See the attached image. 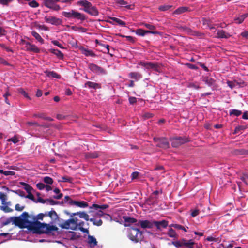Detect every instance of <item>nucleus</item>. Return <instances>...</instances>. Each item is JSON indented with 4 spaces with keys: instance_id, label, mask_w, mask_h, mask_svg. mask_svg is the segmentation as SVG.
Instances as JSON below:
<instances>
[{
    "instance_id": "1",
    "label": "nucleus",
    "mask_w": 248,
    "mask_h": 248,
    "mask_svg": "<svg viewBox=\"0 0 248 248\" xmlns=\"http://www.w3.org/2000/svg\"><path fill=\"white\" fill-rule=\"evenodd\" d=\"M45 216H47V213H40L37 216L30 215L28 213L26 221L24 222L25 228L33 233L39 234H49L51 231H57L59 230L57 227L50 225L49 224L41 223L38 221V220H43Z\"/></svg>"
},
{
    "instance_id": "2",
    "label": "nucleus",
    "mask_w": 248,
    "mask_h": 248,
    "mask_svg": "<svg viewBox=\"0 0 248 248\" xmlns=\"http://www.w3.org/2000/svg\"><path fill=\"white\" fill-rule=\"evenodd\" d=\"M28 212H24L19 217H12L7 218L3 222L2 224L4 226L9 224L13 222L16 226L19 227L21 229L25 228L24 222L26 221V218L27 217Z\"/></svg>"
},
{
    "instance_id": "3",
    "label": "nucleus",
    "mask_w": 248,
    "mask_h": 248,
    "mask_svg": "<svg viewBox=\"0 0 248 248\" xmlns=\"http://www.w3.org/2000/svg\"><path fill=\"white\" fill-rule=\"evenodd\" d=\"M128 236L130 240L136 243L141 241L143 238L142 232L134 227L129 228Z\"/></svg>"
},
{
    "instance_id": "4",
    "label": "nucleus",
    "mask_w": 248,
    "mask_h": 248,
    "mask_svg": "<svg viewBox=\"0 0 248 248\" xmlns=\"http://www.w3.org/2000/svg\"><path fill=\"white\" fill-rule=\"evenodd\" d=\"M62 15L64 17L67 18H73L78 20L81 22L86 19V16L84 14L81 13L75 10H71L70 12L63 11L62 12Z\"/></svg>"
},
{
    "instance_id": "5",
    "label": "nucleus",
    "mask_w": 248,
    "mask_h": 248,
    "mask_svg": "<svg viewBox=\"0 0 248 248\" xmlns=\"http://www.w3.org/2000/svg\"><path fill=\"white\" fill-rule=\"evenodd\" d=\"M108 207L109 205L107 204L102 205L93 204L90 207V210L89 211V213H90L92 212H96V215L101 217L104 215L103 211L108 209Z\"/></svg>"
},
{
    "instance_id": "6",
    "label": "nucleus",
    "mask_w": 248,
    "mask_h": 248,
    "mask_svg": "<svg viewBox=\"0 0 248 248\" xmlns=\"http://www.w3.org/2000/svg\"><path fill=\"white\" fill-rule=\"evenodd\" d=\"M154 141L156 143V146L164 149L170 147L169 142L165 137H156L154 138Z\"/></svg>"
},
{
    "instance_id": "7",
    "label": "nucleus",
    "mask_w": 248,
    "mask_h": 248,
    "mask_svg": "<svg viewBox=\"0 0 248 248\" xmlns=\"http://www.w3.org/2000/svg\"><path fill=\"white\" fill-rule=\"evenodd\" d=\"M42 4L45 6L54 11H58L61 9L60 6L56 4V0H42Z\"/></svg>"
},
{
    "instance_id": "8",
    "label": "nucleus",
    "mask_w": 248,
    "mask_h": 248,
    "mask_svg": "<svg viewBox=\"0 0 248 248\" xmlns=\"http://www.w3.org/2000/svg\"><path fill=\"white\" fill-rule=\"evenodd\" d=\"M139 64L146 67L147 69H152L158 72H161L160 66L156 63L141 61L139 62Z\"/></svg>"
},
{
    "instance_id": "9",
    "label": "nucleus",
    "mask_w": 248,
    "mask_h": 248,
    "mask_svg": "<svg viewBox=\"0 0 248 248\" xmlns=\"http://www.w3.org/2000/svg\"><path fill=\"white\" fill-rule=\"evenodd\" d=\"M88 67L90 70L97 75H104L107 74L105 69L95 64L90 63L88 65Z\"/></svg>"
},
{
    "instance_id": "10",
    "label": "nucleus",
    "mask_w": 248,
    "mask_h": 248,
    "mask_svg": "<svg viewBox=\"0 0 248 248\" xmlns=\"http://www.w3.org/2000/svg\"><path fill=\"white\" fill-rule=\"evenodd\" d=\"M171 145L173 147H178L188 141L186 138L182 137H177L171 139Z\"/></svg>"
},
{
    "instance_id": "11",
    "label": "nucleus",
    "mask_w": 248,
    "mask_h": 248,
    "mask_svg": "<svg viewBox=\"0 0 248 248\" xmlns=\"http://www.w3.org/2000/svg\"><path fill=\"white\" fill-rule=\"evenodd\" d=\"M46 22L50 23L52 25L58 26L62 24V20L55 16H47L44 17Z\"/></svg>"
},
{
    "instance_id": "12",
    "label": "nucleus",
    "mask_w": 248,
    "mask_h": 248,
    "mask_svg": "<svg viewBox=\"0 0 248 248\" xmlns=\"http://www.w3.org/2000/svg\"><path fill=\"white\" fill-rule=\"evenodd\" d=\"M177 28L179 29L185 31L188 34H189V35L201 36L203 34L202 33L199 32L198 31H194L192 30L191 29H190L189 28H188L186 26H179L177 27Z\"/></svg>"
},
{
    "instance_id": "13",
    "label": "nucleus",
    "mask_w": 248,
    "mask_h": 248,
    "mask_svg": "<svg viewBox=\"0 0 248 248\" xmlns=\"http://www.w3.org/2000/svg\"><path fill=\"white\" fill-rule=\"evenodd\" d=\"M72 222L73 221V220H71L70 219H69L66 221H65L63 223L59 224V226L62 229H71L72 230H76V226L75 227H73V225H72Z\"/></svg>"
},
{
    "instance_id": "14",
    "label": "nucleus",
    "mask_w": 248,
    "mask_h": 248,
    "mask_svg": "<svg viewBox=\"0 0 248 248\" xmlns=\"http://www.w3.org/2000/svg\"><path fill=\"white\" fill-rule=\"evenodd\" d=\"M69 204L70 205H75L80 208H86L88 206V203L83 201H74L70 200L69 202Z\"/></svg>"
},
{
    "instance_id": "15",
    "label": "nucleus",
    "mask_w": 248,
    "mask_h": 248,
    "mask_svg": "<svg viewBox=\"0 0 248 248\" xmlns=\"http://www.w3.org/2000/svg\"><path fill=\"white\" fill-rule=\"evenodd\" d=\"M168 225V221L166 220L161 221H154V226H155L157 230H161V228H166Z\"/></svg>"
},
{
    "instance_id": "16",
    "label": "nucleus",
    "mask_w": 248,
    "mask_h": 248,
    "mask_svg": "<svg viewBox=\"0 0 248 248\" xmlns=\"http://www.w3.org/2000/svg\"><path fill=\"white\" fill-rule=\"evenodd\" d=\"M25 45V47L27 51L33 52L34 53L40 52V49L35 45L31 44L30 42L26 43Z\"/></svg>"
},
{
    "instance_id": "17",
    "label": "nucleus",
    "mask_w": 248,
    "mask_h": 248,
    "mask_svg": "<svg viewBox=\"0 0 248 248\" xmlns=\"http://www.w3.org/2000/svg\"><path fill=\"white\" fill-rule=\"evenodd\" d=\"M140 226L143 229L145 228H152L154 226V221H150L147 220H140Z\"/></svg>"
},
{
    "instance_id": "18",
    "label": "nucleus",
    "mask_w": 248,
    "mask_h": 248,
    "mask_svg": "<svg viewBox=\"0 0 248 248\" xmlns=\"http://www.w3.org/2000/svg\"><path fill=\"white\" fill-rule=\"evenodd\" d=\"M123 218L125 223V224H124V226L126 227L129 226L130 224L137 223V219L133 217H130L126 216H124L123 217Z\"/></svg>"
},
{
    "instance_id": "19",
    "label": "nucleus",
    "mask_w": 248,
    "mask_h": 248,
    "mask_svg": "<svg viewBox=\"0 0 248 248\" xmlns=\"http://www.w3.org/2000/svg\"><path fill=\"white\" fill-rule=\"evenodd\" d=\"M2 188L3 189H4V190L7 191H11L12 192H14L21 197H26L25 192L20 189H18L16 190H11L8 187H7L6 186H2Z\"/></svg>"
},
{
    "instance_id": "20",
    "label": "nucleus",
    "mask_w": 248,
    "mask_h": 248,
    "mask_svg": "<svg viewBox=\"0 0 248 248\" xmlns=\"http://www.w3.org/2000/svg\"><path fill=\"white\" fill-rule=\"evenodd\" d=\"M77 4L78 5L83 6L84 7V11L85 12V10H88L92 5V4L87 0L78 1L77 2Z\"/></svg>"
},
{
    "instance_id": "21",
    "label": "nucleus",
    "mask_w": 248,
    "mask_h": 248,
    "mask_svg": "<svg viewBox=\"0 0 248 248\" xmlns=\"http://www.w3.org/2000/svg\"><path fill=\"white\" fill-rule=\"evenodd\" d=\"M85 12L93 16H97L99 14V12L96 7L93 5H92L88 10H85Z\"/></svg>"
},
{
    "instance_id": "22",
    "label": "nucleus",
    "mask_w": 248,
    "mask_h": 248,
    "mask_svg": "<svg viewBox=\"0 0 248 248\" xmlns=\"http://www.w3.org/2000/svg\"><path fill=\"white\" fill-rule=\"evenodd\" d=\"M89 87V88L92 89H99L101 88V86L99 84L91 82V81H87L84 84V87Z\"/></svg>"
},
{
    "instance_id": "23",
    "label": "nucleus",
    "mask_w": 248,
    "mask_h": 248,
    "mask_svg": "<svg viewBox=\"0 0 248 248\" xmlns=\"http://www.w3.org/2000/svg\"><path fill=\"white\" fill-rule=\"evenodd\" d=\"M195 243L192 240L183 239V247L185 248H193Z\"/></svg>"
},
{
    "instance_id": "24",
    "label": "nucleus",
    "mask_w": 248,
    "mask_h": 248,
    "mask_svg": "<svg viewBox=\"0 0 248 248\" xmlns=\"http://www.w3.org/2000/svg\"><path fill=\"white\" fill-rule=\"evenodd\" d=\"M130 78L135 79L136 81L141 79L142 78V75L139 72H131L128 74Z\"/></svg>"
},
{
    "instance_id": "25",
    "label": "nucleus",
    "mask_w": 248,
    "mask_h": 248,
    "mask_svg": "<svg viewBox=\"0 0 248 248\" xmlns=\"http://www.w3.org/2000/svg\"><path fill=\"white\" fill-rule=\"evenodd\" d=\"M231 36V35L228 33H226L222 30H218L217 31V37L218 38H228Z\"/></svg>"
},
{
    "instance_id": "26",
    "label": "nucleus",
    "mask_w": 248,
    "mask_h": 248,
    "mask_svg": "<svg viewBox=\"0 0 248 248\" xmlns=\"http://www.w3.org/2000/svg\"><path fill=\"white\" fill-rule=\"evenodd\" d=\"M47 216L49 217L53 222H56L59 219V217L54 210H51L47 213Z\"/></svg>"
},
{
    "instance_id": "27",
    "label": "nucleus",
    "mask_w": 248,
    "mask_h": 248,
    "mask_svg": "<svg viewBox=\"0 0 248 248\" xmlns=\"http://www.w3.org/2000/svg\"><path fill=\"white\" fill-rule=\"evenodd\" d=\"M44 73L48 77L54 78L57 79H60L61 78V76L55 71H49L48 70H46L44 71Z\"/></svg>"
},
{
    "instance_id": "28",
    "label": "nucleus",
    "mask_w": 248,
    "mask_h": 248,
    "mask_svg": "<svg viewBox=\"0 0 248 248\" xmlns=\"http://www.w3.org/2000/svg\"><path fill=\"white\" fill-rule=\"evenodd\" d=\"M203 81L205 82L208 86L212 87L215 84L216 81L208 77H205L203 79Z\"/></svg>"
},
{
    "instance_id": "29",
    "label": "nucleus",
    "mask_w": 248,
    "mask_h": 248,
    "mask_svg": "<svg viewBox=\"0 0 248 248\" xmlns=\"http://www.w3.org/2000/svg\"><path fill=\"white\" fill-rule=\"evenodd\" d=\"M49 52L55 54L60 59H63V53L58 49H50L49 50Z\"/></svg>"
},
{
    "instance_id": "30",
    "label": "nucleus",
    "mask_w": 248,
    "mask_h": 248,
    "mask_svg": "<svg viewBox=\"0 0 248 248\" xmlns=\"http://www.w3.org/2000/svg\"><path fill=\"white\" fill-rule=\"evenodd\" d=\"M98 156V153L97 152H88L85 154V158L88 159L96 158Z\"/></svg>"
},
{
    "instance_id": "31",
    "label": "nucleus",
    "mask_w": 248,
    "mask_h": 248,
    "mask_svg": "<svg viewBox=\"0 0 248 248\" xmlns=\"http://www.w3.org/2000/svg\"><path fill=\"white\" fill-rule=\"evenodd\" d=\"M81 51L82 54L85 55L86 56H91V57H95L96 54L92 50L87 49L85 48H82L81 49Z\"/></svg>"
},
{
    "instance_id": "32",
    "label": "nucleus",
    "mask_w": 248,
    "mask_h": 248,
    "mask_svg": "<svg viewBox=\"0 0 248 248\" xmlns=\"http://www.w3.org/2000/svg\"><path fill=\"white\" fill-rule=\"evenodd\" d=\"M88 242L91 246L94 247L97 245V241L94 237L89 235L88 236Z\"/></svg>"
},
{
    "instance_id": "33",
    "label": "nucleus",
    "mask_w": 248,
    "mask_h": 248,
    "mask_svg": "<svg viewBox=\"0 0 248 248\" xmlns=\"http://www.w3.org/2000/svg\"><path fill=\"white\" fill-rule=\"evenodd\" d=\"M247 151L243 149H234L232 151V154L235 155H245Z\"/></svg>"
},
{
    "instance_id": "34",
    "label": "nucleus",
    "mask_w": 248,
    "mask_h": 248,
    "mask_svg": "<svg viewBox=\"0 0 248 248\" xmlns=\"http://www.w3.org/2000/svg\"><path fill=\"white\" fill-rule=\"evenodd\" d=\"M31 35L39 42L42 44L44 43V40L41 37L39 33L34 31H31Z\"/></svg>"
},
{
    "instance_id": "35",
    "label": "nucleus",
    "mask_w": 248,
    "mask_h": 248,
    "mask_svg": "<svg viewBox=\"0 0 248 248\" xmlns=\"http://www.w3.org/2000/svg\"><path fill=\"white\" fill-rule=\"evenodd\" d=\"M248 16V14L246 13L241 15L237 18H235L234 20L237 24H241L243 22L244 19Z\"/></svg>"
},
{
    "instance_id": "36",
    "label": "nucleus",
    "mask_w": 248,
    "mask_h": 248,
    "mask_svg": "<svg viewBox=\"0 0 248 248\" xmlns=\"http://www.w3.org/2000/svg\"><path fill=\"white\" fill-rule=\"evenodd\" d=\"M78 228L81 232H82L84 233H86L87 234H89V232L88 229H85L83 227V225H84V222L83 221H80V222L78 223Z\"/></svg>"
},
{
    "instance_id": "37",
    "label": "nucleus",
    "mask_w": 248,
    "mask_h": 248,
    "mask_svg": "<svg viewBox=\"0 0 248 248\" xmlns=\"http://www.w3.org/2000/svg\"><path fill=\"white\" fill-rule=\"evenodd\" d=\"M188 8L187 7H180L175 10L174 12V14L180 15L188 10Z\"/></svg>"
},
{
    "instance_id": "38",
    "label": "nucleus",
    "mask_w": 248,
    "mask_h": 248,
    "mask_svg": "<svg viewBox=\"0 0 248 248\" xmlns=\"http://www.w3.org/2000/svg\"><path fill=\"white\" fill-rule=\"evenodd\" d=\"M72 30L79 32H86L87 31L86 28H83L82 27H77L76 26H73L71 27Z\"/></svg>"
},
{
    "instance_id": "39",
    "label": "nucleus",
    "mask_w": 248,
    "mask_h": 248,
    "mask_svg": "<svg viewBox=\"0 0 248 248\" xmlns=\"http://www.w3.org/2000/svg\"><path fill=\"white\" fill-rule=\"evenodd\" d=\"M135 33L141 36H144L145 34H148V31L144 30L142 29H138L135 31Z\"/></svg>"
},
{
    "instance_id": "40",
    "label": "nucleus",
    "mask_w": 248,
    "mask_h": 248,
    "mask_svg": "<svg viewBox=\"0 0 248 248\" xmlns=\"http://www.w3.org/2000/svg\"><path fill=\"white\" fill-rule=\"evenodd\" d=\"M110 19L121 26L125 27L126 23L119 18L116 17H111Z\"/></svg>"
},
{
    "instance_id": "41",
    "label": "nucleus",
    "mask_w": 248,
    "mask_h": 248,
    "mask_svg": "<svg viewBox=\"0 0 248 248\" xmlns=\"http://www.w3.org/2000/svg\"><path fill=\"white\" fill-rule=\"evenodd\" d=\"M78 216L80 218H84L85 220H90L89 215L84 212H78Z\"/></svg>"
},
{
    "instance_id": "42",
    "label": "nucleus",
    "mask_w": 248,
    "mask_h": 248,
    "mask_svg": "<svg viewBox=\"0 0 248 248\" xmlns=\"http://www.w3.org/2000/svg\"><path fill=\"white\" fill-rule=\"evenodd\" d=\"M90 221L92 222L94 225L100 226L102 225L103 221L101 219L96 220L94 218H91L90 219Z\"/></svg>"
},
{
    "instance_id": "43",
    "label": "nucleus",
    "mask_w": 248,
    "mask_h": 248,
    "mask_svg": "<svg viewBox=\"0 0 248 248\" xmlns=\"http://www.w3.org/2000/svg\"><path fill=\"white\" fill-rule=\"evenodd\" d=\"M0 209L5 213H9L13 211V210L8 206L7 205L5 204L0 206Z\"/></svg>"
},
{
    "instance_id": "44",
    "label": "nucleus",
    "mask_w": 248,
    "mask_h": 248,
    "mask_svg": "<svg viewBox=\"0 0 248 248\" xmlns=\"http://www.w3.org/2000/svg\"><path fill=\"white\" fill-rule=\"evenodd\" d=\"M230 115L239 116L242 114V111L237 109H231L229 112Z\"/></svg>"
},
{
    "instance_id": "45",
    "label": "nucleus",
    "mask_w": 248,
    "mask_h": 248,
    "mask_svg": "<svg viewBox=\"0 0 248 248\" xmlns=\"http://www.w3.org/2000/svg\"><path fill=\"white\" fill-rule=\"evenodd\" d=\"M172 7L171 5H163L159 6L158 10L160 11H166Z\"/></svg>"
},
{
    "instance_id": "46",
    "label": "nucleus",
    "mask_w": 248,
    "mask_h": 248,
    "mask_svg": "<svg viewBox=\"0 0 248 248\" xmlns=\"http://www.w3.org/2000/svg\"><path fill=\"white\" fill-rule=\"evenodd\" d=\"M202 23L203 25L208 27L211 24V20L210 19L202 18Z\"/></svg>"
},
{
    "instance_id": "47",
    "label": "nucleus",
    "mask_w": 248,
    "mask_h": 248,
    "mask_svg": "<svg viewBox=\"0 0 248 248\" xmlns=\"http://www.w3.org/2000/svg\"><path fill=\"white\" fill-rule=\"evenodd\" d=\"M18 92L23 95L25 98L29 100H31L30 97L28 95V93L22 88H19L18 89Z\"/></svg>"
},
{
    "instance_id": "48",
    "label": "nucleus",
    "mask_w": 248,
    "mask_h": 248,
    "mask_svg": "<svg viewBox=\"0 0 248 248\" xmlns=\"http://www.w3.org/2000/svg\"><path fill=\"white\" fill-rule=\"evenodd\" d=\"M62 180L60 181L61 182H69V183H72L73 179L71 177H68V176H63L62 177Z\"/></svg>"
},
{
    "instance_id": "49",
    "label": "nucleus",
    "mask_w": 248,
    "mask_h": 248,
    "mask_svg": "<svg viewBox=\"0 0 248 248\" xmlns=\"http://www.w3.org/2000/svg\"><path fill=\"white\" fill-rule=\"evenodd\" d=\"M43 181H44V183H45L47 184H48V185L52 184L53 182V179L51 177H48V176L45 177L43 178Z\"/></svg>"
},
{
    "instance_id": "50",
    "label": "nucleus",
    "mask_w": 248,
    "mask_h": 248,
    "mask_svg": "<svg viewBox=\"0 0 248 248\" xmlns=\"http://www.w3.org/2000/svg\"><path fill=\"white\" fill-rule=\"evenodd\" d=\"M170 226L173 227L174 228H176L177 229L182 230L186 232H187V230L185 229V228L184 226L179 224H171Z\"/></svg>"
},
{
    "instance_id": "51",
    "label": "nucleus",
    "mask_w": 248,
    "mask_h": 248,
    "mask_svg": "<svg viewBox=\"0 0 248 248\" xmlns=\"http://www.w3.org/2000/svg\"><path fill=\"white\" fill-rule=\"evenodd\" d=\"M168 235L170 237H175L176 233L175 231L172 229H170L168 232Z\"/></svg>"
},
{
    "instance_id": "52",
    "label": "nucleus",
    "mask_w": 248,
    "mask_h": 248,
    "mask_svg": "<svg viewBox=\"0 0 248 248\" xmlns=\"http://www.w3.org/2000/svg\"><path fill=\"white\" fill-rule=\"evenodd\" d=\"M141 25H143L146 28H148V29L150 30L151 31L154 30L155 29V27L154 25H151L150 24H148V23L143 22V23H141Z\"/></svg>"
},
{
    "instance_id": "53",
    "label": "nucleus",
    "mask_w": 248,
    "mask_h": 248,
    "mask_svg": "<svg viewBox=\"0 0 248 248\" xmlns=\"http://www.w3.org/2000/svg\"><path fill=\"white\" fill-rule=\"evenodd\" d=\"M98 45H100V46H101L103 47H104L105 48H106V50H107V53L109 55H110L111 57L113 56V54H112L111 53H109V46L108 45H105V44H102L101 43H99Z\"/></svg>"
},
{
    "instance_id": "54",
    "label": "nucleus",
    "mask_w": 248,
    "mask_h": 248,
    "mask_svg": "<svg viewBox=\"0 0 248 248\" xmlns=\"http://www.w3.org/2000/svg\"><path fill=\"white\" fill-rule=\"evenodd\" d=\"M26 124L29 126H40V125L36 122H28L26 123Z\"/></svg>"
},
{
    "instance_id": "55",
    "label": "nucleus",
    "mask_w": 248,
    "mask_h": 248,
    "mask_svg": "<svg viewBox=\"0 0 248 248\" xmlns=\"http://www.w3.org/2000/svg\"><path fill=\"white\" fill-rule=\"evenodd\" d=\"M45 114H46L44 113H34L33 114L32 117L33 118H39L44 119Z\"/></svg>"
},
{
    "instance_id": "56",
    "label": "nucleus",
    "mask_w": 248,
    "mask_h": 248,
    "mask_svg": "<svg viewBox=\"0 0 248 248\" xmlns=\"http://www.w3.org/2000/svg\"><path fill=\"white\" fill-rule=\"evenodd\" d=\"M240 179L245 183L246 185H247V180L248 179V174L246 173H243L242 176L240 177Z\"/></svg>"
},
{
    "instance_id": "57",
    "label": "nucleus",
    "mask_w": 248,
    "mask_h": 248,
    "mask_svg": "<svg viewBox=\"0 0 248 248\" xmlns=\"http://www.w3.org/2000/svg\"><path fill=\"white\" fill-rule=\"evenodd\" d=\"M71 220H73V222H72V225L74 227L75 226H76V230L78 229V219L77 217H73L72 218H70Z\"/></svg>"
},
{
    "instance_id": "58",
    "label": "nucleus",
    "mask_w": 248,
    "mask_h": 248,
    "mask_svg": "<svg viewBox=\"0 0 248 248\" xmlns=\"http://www.w3.org/2000/svg\"><path fill=\"white\" fill-rule=\"evenodd\" d=\"M245 129H246V127L244 126H237V127H236L235 128L234 133L235 134L237 133L239 131H242V130H244Z\"/></svg>"
},
{
    "instance_id": "59",
    "label": "nucleus",
    "mask_w": 248,
    "mask_h": 248,
    "mask_svg": "<svg viewBox=\"0 0 248 248\" xmlns=\"http://www.w3.org/2000/svg\"><path fill=\"white\" fill-rule=\"evenodd\" d=\"M186 65L190 69L197 70L198 69V67L196 65L193 64L187 63L186 64Z\"/></svg>"
},
{
    "instance_id": "60",
    "label": "nucleus",
    "mask_w": 248,
    "mask_h": 248,
    "mask_svg": "<svg viewBox=\"0 0 248 248\" xmlns=\"http://www.w3.org/2000/svg\"><path fill=\"white\" fill-rule=\"evenodd\" d=\"M24 188L27 193L31 192L32 190H33V188L28 184L24 187Z\"/></svg>"
},
{
    "instance_id": "61",
    "label": "nucleus",
    "mask_w": 248,
    "mask_h": 248,
    "mask_svg": "<svg viewBox=\"0 0 248 248\" xmlns=\"http://www.w3.org/2000/svg\"><path fill=\"white\" fill-rule=\"evenodd\" d=\"M13 0H0V4L3 5H8V4L13 1Z\"/></svg>"
},
{
    "instance_id": "62",
    "label": "nucleus",
    "mask_w": 248,
    "mask_h": 248,
    "mask_svg": "<svg viewBox=\"0 0 248 248\" xmlns=\"http://www.w3.org/2000/svg\"><path fill=\"white\" fill-rule=\"evenodd\" d=\"M52 43L54 44L55 46H58L61 48H64V47L62 46V45L57 40H53L51 41Z\"/></svg>"
},
{
    "instance_id": "63",
    "label": "nucleus",
    "mask_w": 248,
    "mask_h": 248,
    "mask_svg": "<svg viewBox=\"0 0 248 248\" xmlns=\"http://www.w3.org/2000/svg\"><path fill=\"white\" fill-rule=\"evenodd\" d=\"M142 117L144 119H147L152 117L153 114L149 112H146L143 114Z\"/></svg>"
},
{
    "instance_id": "64",
    "label": "nucleus",
    "mask_w": 248,
    "mask_h": 248,
    "mask_svg": "<svg viewBox=\"0 0 248 248\" xmlns=\"http://www.w3.org/2000/svg\"><path fill=\"white\" fill-rule=\"evenodd\" d=\"M8 141H12L14 143H16L19 141V140L16 137V136H14L13 137L9 139L8 140Z\"/></svg>"
}]
</instances>
